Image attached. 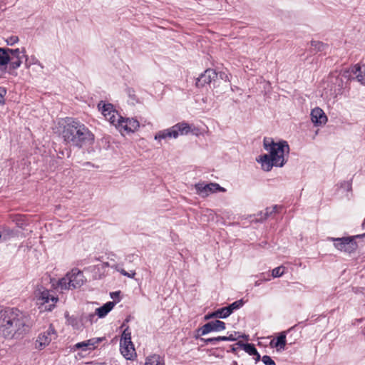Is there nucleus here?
Returning <instances> with one entry per match:
<instances>
[{"instance_id":"nucleus-1","label":"nucleus","mask_w":365,"mask_h":365,"mask_svg":"<svg viewBox=\"0 0 365 365\" xmlns=\"http://www.w3.org/2000/svg\"><path fill=\"white\" fill-rule=\"evenodd\" d=\"M264 148L269 154L259 155L257 161L260 163L262 169L269 171L273 166L282 167L289 153V147L286 141L275 143L271 138L264 139Z\"/></svg>"},{"instance_id":"nucleus-2","label":"nucleus","mask_w":365,"mask_h":365,"mask_svg":"<svg viewBox=\"0 0 365 365\" xmlns=\"http://www.w3.org/2000/svg\"><path fill=\"white\" fill-rule=\"evenodd\" d=\"M62 137L68 144L78 148L91 145L94 141V135L84 124L71 119L66 122Z\"/></svg>"},{"instance_id":"nucleus-3","label":"nucleus","mask_w":365,"mask_h":365,"mask_svg":"<svg viewBox=\"0 0 365 365\" xmlns=\"http://www.w3.org/2000/svg\"><path fill=\"white\" fill-rule=\"evenodd\" d=\"M24 325L25 320L19 311L8 309L0 312V332L5 337L21 331Z\"/></svg>"},{"instance_id":"nucleus-4","label":"nucleus","mask_w":365,"mask_h":365,"mask_svg":"<svg viewBox=\"0 0 365 365\" xmlns=\"http://www.w3.org/2000/svg\"><path fill=\"white\" fill-rule=\"evenodd\" d=\"M34 300L37 305H45V309L51 311L58 299L50 293V291L42 286H38L34 291Z\"/></svg>"},{"instance_id":"nucleus-5","label":"nucleus","mask_w":365,"mask_h":365,"mask_svg":"<svg viewBox=\"0 0 365 365\" xmlns=\"http://www.w3.org/2000/svg\"><path fill=\"white\" fill-rule=\"evenodd\" d=\"M120 350L126 359H133L136 355L134 345L131 341V332L128 328L125 329L121 336Z\"/></svg>"},{"instance_id":"nucleus-6","label":"nucleus","mask_w":365,"mask_h":365,"mask_svg":"<svg viewBox=\"0 0 365 365\" xmlns=\"http://www.w3.org/2000/svg\"><path fill=\"white\" fill-rule=\"evenodd\" d=\"M194 187L195 193L202 198L207 197L210 195L218 192H225L226 191L225 188L216 182L205 183V182H199L195 184Z\"/></svg>"},{"instance_id":"nucleus-7","label":"nucleus","mask_w":365,"mask_h":365,"mask_svg":"<svg viewBox=\"0 0 365 365\" xmlns=\"http://www.w3.org/2000/svg\"><path fill=\"white\" fill-rule=\"evenodd\" d=\"M113 125L122 135H124L138 130L140 127V123L135 118H123L120 115V119L117 120Z\"/></svg>"},{"instance_id":"nucleus-8","label":"nucleus","mask_w":365,"mask_h":365,"mask_svg":"<svg viewBox=\"0 0 365 365\" xmlns=\"http://www.w3.org/2000/svg\"><path fill=\"white\" fill-rule=\"evenodd\" d=\"M57 333L52 324H50L47 329L41 332L37 336L35 341V347L38 350H42L50 343L56 339Z\"/></svg>"},{"instance_id":"nucleus-9","label":"nucleus","mask_w":365,"mask_h":365,"mask_svg":"<svg viewBox=\"0 0 365 365\" xmlns=\"http://www.w3.org/2000/svg\"><path fill=\"white\" fill-rule=\"evenodd\" d=\"M329 240L334 242V247L340 251L351 253L354 251L356 248V244L350 237H342V238H329Z\"/></svg>"},{"instance_id":"nucleus-10","label":"nucleus","mask_w":365,"mask_h":365,"mask_svg":"<svg viewBox=\"0 0 365 365\" xmlns=\"http://www.w3.org/2000/svg\"><path fill=\"white\" fill-rule=\"evenodd\" d=\"M98 107L106 119L112 125H114L117 120L120 119V115L114 109L112 104L101 102L98 103Z\"/></svg>"},{"instance_id":"nucleus-11","label":"nucleus","mask_w":365,"mask_h":365,"mask_svg":"<svg viewBox=\"0 0 365 365\" xmlns=\"http://www.w3.org/2000/svg\"><path fill=\"white\" fill-rule=\"evenodd\" d=\"M69 277V283L72 289H76L81 287L85 282L84 275L82 272L78 269H73L67 273Z\"/></svg>"},{"instance_id":"nucleus-12","label":"nucleus","mask_w":365,"mask_h":365,"mask_svg":"<svg viewBox=\"0 0 365 365\" xmlns=\"http://www.w3.org/2000/svg\"><path fill=\"white\" fill-rule=\"evenodd\" d=\"M173 127L174 130L177 133V138L179 135H186L190 133H192L196 135H198V129L192 127L185 122L178 123L174 125Z\"/></svg>"},{"instance_id":"nucleus-13","label":"nucleus","mask_w":365,"mask_h":365,"mask_svg":"<svg viewBox=\"0 0 365 365\" xmlns=\"http://www.w3.org/2000/svg\"><path fill=\"white\" fill-rule=\"evenodd\" d=\"M225 329V322L215 320L212 322H210L202 327L200 329L201 334L205 335L212 331H222Z\"/></svg>"},{"instance_id":"nucleus-14","label":"nucleus","mask_w":365,"mask_h":365,"mask_svg":"<svg viewBox=\"0 0 365 365\" xmlns=\"http://www.w3.org/2000/svg\"><path fill=\"white\" fill-rule=\"evenodd\" d=\"M310 115L312 122L316 126L325 125L327 122V117L326 114L324 113V110L319 107H316L312 109Z\"/></svg>"},{"instance_id":"nucleus-15","label":"nucleus","mask_w":365,"mask_h":365,"mask_svg":"<svg viewBox=\"0 0 365 365\" xmlns=\"http://www.w3.org/2000/svg\"><path fill=\"white\" fill-rule=\"evenodd\" d=\"M216 77L217 73L213 69H207L197 78L196 86L203 87L206 84H209Z\"/></svg>"},{"instance_id":"nucleus-16","label":"nucleus","mask_w":365,"mask_h":365,"mask_svg":"<svg viewBox=\"0 0 365 365\" xmlns=\"http://www.w3.org/2000/svg\"><path fill=\"white\" fill-rule=\"evenodd\" d=\"M103 341V338H92L88 340L75 344L76 349H81L83 351L93 350L98 344Z\"/></svg>"},{"instance_id":"nucleus-17","label":"nucleus","mask_w":365,"mask_h":365,"mask_svg":"<svg viewBox=\"0 0 365 365\" xmlns=\"http://www.w3.org/2000/svg\"><path fill=\"white\" fill-rule=\"evenodd\" d=\"M350 72L355 76L356 79L362 85H365V66L356 64L350 68Z\"/></svg>"},{"instance_id":"nucleus-18","label":"nucleus","mask_w":365,"mask_h":365,"mask_svg":"<svg viewBox=\"0 0 365 365\" xmlns=\"http://www.w3.org/2000/svg\"><path fill=\"white\" fill-rule=\"evenodd\" d=\"M155 140H158L159 142L161 140L167 139V138H177V133L174 130L173 127H170L168 129H165L163 130H160L158 132L155 137Z\"/></svg>"},{"instance_id":"nucleus-19","label":"nucleus","mask_w":365,"mask_h":365,"mask_svg":"<svg viewBox=\"0 0 365 365\" xmlns=\"http://www.w3.org/2000/svg\"><path fill=\"white\" fill-rule=\"evenodd\" d=\"M286 343V332L282 331L276 339L270 341L269 344L272 347L277 348V351H281L284 349Z\"/></svg>"},{"instance_id":"nucleus-20","label":"nucleus","mask_w":365,"mask_h":365,"mask_svg":"<svg viewBox=\"0 0 365 365\" xmlns=\"http://www.w3.org/2000/svg\"><path fill=\"white\" fill-rule=\"evenodd\" d=\"M115 303L113 302H108L103 304L102 307L96 309V314L99 318L106 317L114 307Z\"/></svg>"},{"instance_id":"nucleus-21","label":"nucleus","mask_w":365,"mask_h":365,"mask_svg":"<svg viewBox=\"0 0 365 365\" xmlns=\"http://www.w3.org/2000/svg\"><path fill=\"white\" fill-rule=\"evenodd\" d=\"M237 344L243 349V350L251 356H256L255 360L257 361L260 359V355L259 354L257 350L255 347V346L252 344H244L242 342H238Z\"/></svg>"},{"instance_id":"nucleus-22","label":"nucleus","mask_w":365,"mask_h":365,"mask_svg":"<svg viewBox=\"0 0 365 365\" xmlns=\"http://www.w3.org/2000/svg\"><path fill=\"white\" fill-rule=\"evenodd\" d=\"M25 48H7V53L9 56L11 57V60L16 59V58H22L26 56L25 55Z\"/></svg>"},{"instance_id":"nucleus-23","label":"nucleus","mask_w":365,"mask_h":365,"mask_svg":"<svg viewBox=\"0 0 365 365\" xmlns=\"http://www.w3.org/2000/svg\"><path fill=\"white\" fill-rule=\"evenodd\" d=\"M230 309L227 308V307L221 308L220 309H217V311L214 312L209 316L206 317V319L212 318V317H216V318H226L230 315Z\"/></svg>"},{"instance_id":"nucleus-24","label":"nucleus","mask_w":365,"mask_h":365,"mask_svg":"<svg viewBox=\"0 0 365 365\" xmlns=\"http://www.w3.org/2000/svg\"><path fill=\"white\" fill-rule=\"evenodd\" d=\"M25 66L26 68H30L33 65L38 66L41 69L43 68V64L39 61L36 56L32 55L30 57L25 56Z\"/></svg>"},{"instance_id":"nucleus-25","label":"nucleus","mask_w":365,"mask_h":365,"mask_svg":"<svg viewBox=\"0 0 365 365\" xmlns=\"http://www.w3.org/2000/svg\"><path fill=\"white\" fill-rule=\"evenodd\" d=\"M7 48H0V67L6 66L11 61V57L8 55Z\"/></svg>"},{"instance_id":"nucleus-26","label":"nucleus","mask_w":365,"mask_h":365,"mask_svg":"<svg viewBox=\"0 0 365 365\" xmlns=\"http://www.w3.org/2000/svg\"><path fill=\"white\" fill-rule=\"evenodd\" d=\"M145 365H164V363L159 355L153 354L146 359Z\"/></svg>"},{"instance_id":"nucleus-27","label":"nucleus","mask_w":365,"mask_h":365,"mask_svg":"<svg viewBox=\"0 0 365 365\" xmlns=\"http://www.w3.org/2000/svg\"><path fill=\"white\" fill-rule=\"evenodd\" d=\"M68 282H70L69 277L66 274L64 277L58 280V287L60 288L61 290L71 289L72 288L70 285V283Z\"/></svg>"},{"instance_id":"nucleus-28","label":"nucleus","mask_w":365,"mask_h":365,"mask_svg":"<svg viewBox=\"0 0 365 365\" xmlns=\"http://www.w3.org/2000/svg\"><path fill=\"white\" fill-rule=\"evenodd\" d=\"M110 267L114 269L117 272H120L122 275L128 277L131 279L134 278L136 274L135 271H131L130 272H128L124 269L120 268L118 264H113L110 266Z\"/></svg>"},{"instance_id":"nucleus-29","label":"nucleus","mask_w":365,"mask_h":365,"mask_svg":"<svg viewBox=\"0 0 365 365\" xmlns=\"http://www.w3.org/2000/svg\"><path fill=\"white\" fill-rule=\"evenodd\" d=\"M215 214L211 210H207L205 213L202 215V220L204 222H209L213 220Z\"/></svg>"},{"instance_id":"nucleus-30","label":"nucleus","mask_w":365,"mask_h":365,"mask_svg":"<svg viewBox=\"0 0 365 365\" xmlns=\"http://www.w3.org/2000/svg\"><path fill=\"white\" fill-rule=\"evenodd\" d=\"M285 271V267L283 266L277 267L272 269V275L273 277H279L283 275Z\"/></svg>"},{"instance_id":"nucleus-31","label":"nucleus","mask_w":365,"mask_h":365,"mask_svg":"<svg viewBox=\"0 0 365 365\" xmlns=\"http://www.w3.org/2000/svg\"><path fill=\"white\" fill-rule=\"evenodd\" d=\"M243 305V301L242 299L235 301V302L232 303L230 305L227 307L228 309H230V314L232 313V312L235 309H237L240 308Z\"/></svg>"},{"instance_id":"nucleus-32","label":"nucleus","mask_w":365,"mask_h":365,"mask_svg":"<svg viewBox=\"0 0 365 365\" xmlns=\"http://www.w3.org/2000/svg\"><path fill=\"white\" fill-rule=\"evenodd\" d=\"M19 41V38L16 36H11L6 39V42L9 46H14Z\"/></svg>"},{"instance_id":"nucleus-33","label":"nucleus","mask_w":365,"mask_h":365,"mask_svg":"<svg viewBox=\"0 0 365 365\" xmlns=\"http://www.w3.org/2000/svg\"><path fill=\"white\" fill-rule=\"evenodd\" d=\"M277 208H278V207L277 205H274L271 207H267L264 212V218H267L269 215H271L272 213L276 212L277 211Z\"/></svg>"},{"instance_id":"nucleus-34","label":"nucleus","mask_w":365,"mask_h":365,"mask_svg":"<svg viewBox=\"0 0 365 365\" xmlns=\"http://www.w3.org/2000/svg\"><path fill=\"white\" fill-rule=\"evenodd\" d=\"M11 66L13 68H18L21 66L22 63V58H16L14 60H11Z\"/></svg>"},{"instance_id":"nucleus-35","label":"nucleus","mask_w":365,"mask_h":365,"mask_svg":"<svg viewBox=\"0 0 365 365\" xmlns=\"http://www.w3.org/2000/svg\"><path fill=\"white\" fill-rule=\"evenodd\" d=\"M262 362L265 365H274V361L269 356H263L262 359Z\"/></svg>"},{"instance_id":"nucleus-36","label":"nucleus","mask_w":365,"mask_h":365,"mask_svg":"<svg viewBox=\"0 0 365 365\" xmlns=\"http://www.w3.org/2000/svg\"><path fill=\"white\" fill-rule=\"evenodd\" d=\"M218 341H227V336H218L215 338L207 339V342Z\"/></svg>"},{"instance_id":"nucleus-37","label":"nucleus","mask_w":365,"mask_h":365,"mask_svg":"<svg viewBox=\"0 0 365 365\" xmlns=\"http://www.w3.org/2000/svg\"><path fill=\"white\" fill-rule=\"evenodd\" d=\"M238 337H239V336H237V333L235 332L234 334H231L229 336H227V341H233L237 340Z\"/></svg>"},{"instance_id":"nucleus-38","label":"nucleus","mask_w":365,"mask_h":365,"mask_svg":"<svg viewBox=\"0 0 365 365\" xmlns=\"http://www.w3.org/2000/svg\"><path fill=\"white\" fill-rule=\"evenodd\" d=\"M6 94V89L4 87H0V98H3Z\"/></svg>"},{"instance_id":"nucleus-39","label":"nucleus","mask_w":365,"mask_h":365,"mask_svg":"<svg viewBox=\"0 0 365 365\" xmlns=\"http://www.w3.org/2000/svg\"><path fill=\"white\" fill-rule=\"evenodd\" d=\"M96 315H97V314H96V312H95V313H93V314H89L88 318H89V321H90L91 323H92V322L93 321V319L96 317Z\"/></svg>"},{"instance_id":"nucleus-40","label":"nucleus","mask_w":365,"mask_h":365,"mask_svg":"<svg viewBox=\"0 0 365 365\" xmlns=\"http://www.w3.org/2000/svg\"><path fill=\"white\" fill-rule=\"evenodd\" d=\"M118 294H119V292H113L110 294V295H111L112 298H114L115 297L118 296Z\"/></svg>"},{"instance_id":"nucleus-41","label":"nucleus","mask_w":365,"mask_h":365,"mask_svg":"<svg viewBox=\"0 0 365 365\" xmlns=\"http://www.w3.org/2000/svg\"><path fill=\"white\" fill-rule=\"evenodd\" d=\"M4 103H5V101H4V98H0V105H4Z\"/></svg>"},{"instance_id":"nucleus-42","label":"nucleus","mask_w":365,"mask_h":365,"mask_svg":"<svg viewBox=\"0 0 365 365\" xmlns=\"http://www.w3.org/2000/svg\"><path fill=\"white\" fill-rule=\"evenodd\" d=\"M261 284V281L258 280L255 282V286H259Z\"/></svg>"},{"instance_id":"nucleus-43","label":"nucleus","mask_w":365,"mask_h":365,"mask_svg":"<svg viewBox=\"0 0 365 365\" xmlns=\"http://www.w3.org/2000/svg\"><path fill=\"white\" fill-rule=\"evenodd\" d=\"M9 235H12L13 234V231H9L8 232Z\"/></svg>"}]
</instances>
